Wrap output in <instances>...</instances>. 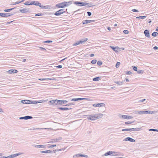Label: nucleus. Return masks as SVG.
Listing matches in <instances>:
<instances>
[{
  "instance_id": "nucleus-9",
  "label": "nucleus",
  "mask_w": 158,
  "mask_h": 158,
  "mask_svg": "<svg viewBox=\"0 0 158 158\" xmlns=\"http://www.w3.org/2000/svg\"><path fill=\"white\" fill-rule=\"evenodd\" d=\"M115 152H112V151H108L107 152H106L103 155H102V156H107L109 155H115V154H113V153H115Z\"/></svg>"
},
{
  "instance_id": "nucleus-27",
  "label": "nucleus",
  "mask_w": 158,
  "mask_h": 158,
  "mask_svg": "<svg viewBox=\"0 0 158 158\" xmlns=\"http://www.w3.org/2000/svg\"><path fill=\"white\" fill-rule=\"evenodd\" d=\"M145 114H154V111H150V110H145Z\"/></svg>"
},
{
  "instance_id": "nucleus-23",
  "label": "nucleus",
  "mask_w": 158,
  "mask_h": 158,
  "mask_svg": "<svg viewBox=\"0 0 158 158\" xmlns=\"http://www.w3.org/2000/svg\"><path fill=\"white\" fill-rule=\"evenodd\" d=\"M50 6L49 5H47L44 6L43 5H42L41 8L42 9H48L50 8Z\"/></svg>"
},
{
  "instance_id": "nucleus-48",
  "label": "nucleus",
  "mask_w": 158,
  "mask_h": 158,
  "mask_svg": "<svg viewBox=\"0 0 158 158\" xmlns=\"http://www.w3.org/2000/svg\"><path fill=\"white\" fill-rule=\"evenodd\" d=\"M43 15L42 13H37L35 15V16H42Z\"/></svg>"
},
{
  "instance_id": "nucleus-54",
  "label": "nucleus",
  "mask_w": 158,
  "mask_h": 158,
  "mask_svg": "<svg viewBox=\"0 0 158 158\" xmlns=\"http://www.w3.org/2000/svg\"><path fill=\"white\" fill-rule=\"evenodd\" d=\"M88 156L87 155L81 154L80 157H87Z\"/></svg>"
},
{
  "instance_id": "nucleus-45",
  "label": "nucleus",
  "mask_w": 158,
  "mask_h": 158,
  "mask_svg": "<svg viewBox=\"0 0 158 158\" xmlns=\"http://www.w3.org/2000/svg\"><path fill=\"white\" fill-rule=\"evenodd\" d=\"M24 4L26 6L30 5V2L29 1H27L25 2Z\"/></svg>"
},
{
  "instance_id": "nucleus-16",
  "label": "nucleus",
  "mask_w": 158,
  "mask_h": 158,
  "mask_svg": "<svg viewBox=\"0 0 158 158\" xmlns=\"http://www.w3.org/2000/svg\"><path fill=\"white\" fill-rule=\"evenodd\" d=\"M144 33L145 36L148 38L150 37V33L148 30L146 29L145 30Z\"/></svg>"
},
{
  "instance_id": "nucleus-14",
  "label": "nucleus",
  "mask_w": 158,
  "mask_h": 158,
  "mask_svg": "<svg viewBox=\"0 0 158 158\" xmlns=\"http://www.w3.org/2000/svg\"><path fill=\"white\" fill-rule=\"evenodd\" d=\"M29 10H30L29 9H27L26 8L19 10L22 13L30 12V11Z\"/></svg>"
},
{
  "instance_id": "nucleus-7",
  "label": "nucleus",
  "mask_w": 158,
  "mask_h": 158,
  "mask_svg": "<svg viewBox=\"0 0 158 158\" xmlns=\"http://www.w3.org/2000/svg\"><path fill=\"white\" fill-rule=\"evenodd\" d=\"M92 106L95 107H102L105 106V104L104 103H98V104H93Z\"/></svg>"
},
{
  "instance_id": "nucleus-17",
  "label": "nucleus",
  "mask_w": 158,
  "mask_h": 158,
  "mask_svg": "<svg viewBox=\"0 0 158 158\" xmlns=\"http://www.w3.org/2000/svg\"><path fill=\"white\" fill-rule=\"evenodd\" d=\"M110 48L114 51H115V52H117L116 49L117 50L119 51L120 50V48H119L118 47H114V46H110Z\"/></svg>"
},
{
  "instance_id": "nucleus-38",
  "label": "nucleus",
  "mask_w": 158,
  "mask_h": 158,
  "mask_svg": "<svg viewBox=\"0 0 158 158\" xmlns=\"http://www.w3.org/2000/svg\"><path fill=\"white\" fill-rule=\"evenodd\" d=\"M137 73L139 74H142L143 73V71L142 70H138L137 71Z\"/></svg>"
},
{
  "instance_id": "nucleus-60",
  "label": "nucleus",
  "mask_w": 158,
  "mask_h": 158,
  "mask_svg": "<svg viewBox=\"0 0 158 158\" xmlns=\"http://www.w3.org/2000/svg\"><path fill=\"white\" fill-rule=\"evenodd\" d=\"M79 44H80L79 43L78 41L76 43L74 44L73 45L74 46H76V45H79Z\"/></svg>"
},
{
  "instance_id": "nucleus-22",
  "label": "nucleus",
  "mask_w": 158,
  "mask_h": 158,
  "mask_svg": "<svg viewBox=\"0 0 158 158\" xmlns=\"http://www.w3.org/2000/svg\"><path fill=\"white\" fill-rule=\"evenodd\" d=\"M62 12H60L58 10V11H56V12L54 14V15L56 16H58L60 15H61L62 14Z\"/></svg>"
},
{
  "instance_id": "nucleus-64",
  "label": "nucleus",
  "mask_w": 158,
  "mask_h": 158,
  "mask_svg": "<svg viewBox=\"0 0 158 158\" xmlns=\"http://www.w3.org/2000/svg\"><path fill=\"white\" fill-rule=\"evenodd\" d=\"M56 67L57 68H58L60 69V68H61L62 67V66L61 65H58Z\"/></svg>"
},
{
  "instance_id": "nucleus-53",
  "label": "nucleus",
  "mask_w": 158,
  "mask_h": 158,
  "mask_svg": "<svg viewBox=\"0 0 158 158\" xmlns=\"http://www.w3.org/2000/svg\"><path fill=\"white\" fill-rule=\"evenodd\" d=\"M64 5L65 7H67V6H69V5L68 4V3H67V2L64 1Z\"/></svg>"
},
{
  "instance_id": "nucleus-36",
  "label": "nucleus",
  "mask_w": 158,
  "mask_h": 158,
  "mask_svg": "<svg viewBox=\"0 0 158 158\" xmlns=\"http://www.w3.org/2000/svg\"><path fill=\"white\" fill-rule=\"evenodd\" d=\"M139 114H145V110L144 111H139L137 112Z\"/></svg>"
},
{
  "instance_id": "nucleus-2",
  "label": "nucleus",
  "mask_w": 158,
  "mask_h": 158,
  "mask_svg": "<svg viewBox=\"0 0 158 158\" xmlns=\"http://www.w3.org/2000/svg\"><path fill=\"white\" fill-rule=\"evenodd\" d=\"M103 114L101 113H98L94 114H91L88 115L87 118L88 120L94 121L102 118Z\"/></svg>"
},
{
  "instance_id": "nucleus-11",
  "label": "nucleus",
  "mask_w": 158,
  "mask_h": 158,
  "mask_svg": "<svg viewBox=\"0 0 158 158\" xmlns=\"http://www.w3.org/2000/svg\"><path fill=\"white\" fill-rule=\"evenodd\" d=\"M33 117L31 116H26L24 117H22L19 118V119H25V120H27L28 119H31Z\"/></svg>"
},
{
  "instance_id": "nucleus-31",
  "label": "nucleus",
  "mask_w": 158,
  "mask_h": 158,
  "mask_svg": "<svg viewBox=\"0 0 158 158\" xmlns=\"http://www.w3.org/2000/svg\"><path fill=\"white\" fill-rule=\"evenodd\" d=\"M28 100H24L21 101V102L23 104H28Z\"/></svg>"
},
{
  "instance_id": "nucleus-8",
  "label": "nucleus",
  "mask_w": 158,
  "mask_h": 158,
  "mask_svg": "<svg viewBox=\"0 0 158 158\" xmlns=\"http://www.w3.org/2000/svg\"><path fill=\"white\" fill-rule=\"evenodd\" d=\"M123 141H129L132 142H135V140L134 139L130 137H127L126 138L123 139Z\"/></svg>"
},
{
  "instance_id": "nucleus-59",
  "label": "nucleus",
  "mask_w": 158,
  "mask_h": 158,
  "mask_svg": "<svg viewBox=\"0 0 158 158\" xmlns=\"http://www.w3.org/2000/svg\"><path fill=\"white\" fill-rule=\"evenodd\" d=\"M87 13L88 16H91L92 15L91 13L89 11L87 12Z\"/></svg>"
},
{
  "instance_id": "nucleus-20",
  "label": "nucleus",
  "mask_w": 158,
  "mask_h": 158,
  "mask_svg": "<svg viewBox=\"0 0 158 158\" xmlns=\"http://www.w3.org/2000/svg\"><path fill=\"white\" fill-rule=\"evenodd\" d=\"M40 152L44 153H53L52 151L51 150H48L46 151H42Z\"/></svg>"
},
{
  "instance_id": "nucleus-18",
  "label": "nucleus",
  "mask_w": 158,
  "mask_h": 158,
  "mask_svg": "<svg viewBox=\"0 0 158 158\" xmlns=\"http://www.w3.org/2000/svg\"><path fill=\"white\" fill-rule=\"evenodd\" d=\"M87 40H88L87 38H84L83 39H81V40L79 41H78L80 44H82V43H85V42L87 41Z\"/></svg>"
},
{
  "instance_id": "nucleus-12",
  "label": "nucleus",
  "mask_w": 158,
  "mask_h": 158,
  "mask_svg": "<svg viewBox=\"0 0 158 158\" xmlns=\"http://www.w3.org/2000/svg\"><path fill=\"white\" fill-rule=\"evenodd\" d=\"M56 6L58 8L65 7L64 2L56 4Z\"/></svg>"
},
{
  "instance_id": "nucleus-55",
  "label": "nucleus",
  "mask_w": 158,
  "mask_h": 158,
  "mask_svg": "<svg viewBox=\"0 0 158 158\" xmlns=\"http://www.w3.org/2000/svg\"><path fill=\"white\" fill-rule=\"evenodd\" d=\"M131 11H133V12H139V11H138V10H136V9H133L131 10Z\"/></svg>"
},
{
  "instance_id": "nucleus-40",
  "label": "nucleus",
  "mask_w": 158,
  "mask_h": 158,
  "mask_svg": "<svg viewBox=\"0 0 158 158\" xmlns=\"http://www.w3.org/2000/svg\"><path fill=\"white\" fill-rule=\"evenodd\" d=\"M132 69H133L135 71H137V70H137V68L135 66H132Z\"/></svg>"
},
{
  "instance_id": "nucleus-39",
  "label": "nucleus",
  "mask_w": 158,
  "mask_h": 158,
  "mask_svg": "<svg viewBox=\"0 0 158 158\" xmlns=\"http://www.w3.org/2000/svg\"><path fill=\"white\" fill-rule=\"evenodd\" d=\"M40 81H44L46 80H52V78H41L38 79Z\"/></svg>"
},
{
  "instance_id": "nucleus-30",
  "label": "nucleus",
  "mask_w": 158,
  "mask_h": 158,
  "mask_svg": "<svg viewBox=\"0 0 158 158\" xmlns=\"http://www.w3.org/2000/svg\"><path fill=\"white\" fill-rule=\"evenodd\" d=\"M69 100H70L72 101H81L80 98H73V99H69Z\"/></svg>"
},
{
  "instance_id": "nucleus-21",
  "label": "nucleus",
  "mask_w": 158,
  "mask_h": 158,
  "mask_svg": "<svg viewBox=\"0 0 158 158\" xmlns=\"http://www.w3.org/2000/svg\"><path fill=\"white\" fill-rule=\"evenodd\" d=\"M58 109L61 110H71L72 109V108H68L67 107H58Z\"/></svg>"
},
{
  "instance_id": "nucleus-50",
  "label": "nucleus",
  "mask_w": 158,
  "mask_h": 158,
  "mask_svg": "<svg viewBox=\"0 0 158 158\" xmlns=\"http://www.w3.org/2000/svg\"><path fill=\"white\" fill-rule=\"evenodd\" d=\"M132 73L131 71H128L126 72V74L127 75H131Z\"/></svg>"
},
{
  "instance_id": "nucleus-52",
  "label": "nucleus",
  "mask_w": 158,
  "mask_h": 158,
  "mask_svg": "<svg viewBox=\"0 0 158 158\" xmlns=\"http://www.w3.org/2000/svg\"><path fill=\"white\" fill-rule=\"evenodd\" d=\"M19 3H20L19 2V1H17V2H16L13 3H12V4H11V5H16V4H18Z\"/></svg>"
},
{
  "instance_id": "nucleus-24",
  "label": "nucleus",
  "mask_w": 158,
  "mask_h": 158,
  "mask_svg": "<svg viewBox=\"0 0 158 158\" xmlns=\"http://www.w3.org/2000/svg\"><path fill=\"white\" fill-rule=\"evenodd\" d=\"M20 154L18 153H16V154H14L11 155L10 156V158H14L15 157H16L17 156H19Z\"/></svg>"
},
{
  "instance_id": "nucleus-57",
  "label": "nucleus",
  "mask_w": 158,
  "mask_h": 158,
  "mask_svg": "<svg viewBox=\"0 0 158 158\" xmlns=\"http://www.w3.org/2000/svg\"><path fill=\"white\" fill-rule=\"evenodd\" d=\"M56 140V139H52V141L51 142H50L53 143L54 142H56L57 141Z\"/></svg>"
},
{
  "instance_id": "nucleus-43",
  "label": "nucleus",
  "mask_w": 158,
  "mask_h": 158,
  "mask_svg": "<svg viewBox=\"0 0 158 158\" xmlns=\"http://www.w3.org/2000/svg\"><path fill=\"white\" fill-rule=\"evenodd\" d=\"M102 62L101 61H98L97 62V64L99 66H101L102 65Z\"/></svg>"
},
{
  "instance_id": "nucleus-37",
  "label": "nucleus",
  "mask_w": 158,
  "mask_h": 158,
  "mask_svg": "<svg viewBox=\"0 0 158 158\" xmlns=\"http://www.w3.org/2000/svg\"><path fill=\"white\" fill-rule=\"evenodd\" d=\"M60 12H62V13L63 14L65 13L66 11L64 9H62L59 10Z\"/></svg>"
},
{
  "instance_id": "nucleus-29",
  "label": "nucleus",
  "mask_w": 158,
  "mask_h": 158,
  "mask_svg": "<svg viewBox=\"0 0 158 158\" xmlns=\"http://www.w3.org/2000/svg\"><path fill=\"white\" fill-rule=\"evenodd\" d=\"M101 77H95L93 78V80L94 81H98L99 80H100Z\"/></svg>"
},
{
  "instance_id": "nucleus-26",
  "label": "nucleus",
  "mask_w": 158,
  "mask_h": 158,
  "mask_svg": "<svg viewBox=\"0 0 158 158\" xmlns=\"http://www.w3.org/2000/svg\"><path fill=\"white\" fill-rule=\"evenodd\" d=\"M34 147L37 148H44L45 147L44 145H36L34 146Z\"/></svg>"
},
{
  "instance_id": "nucleus-10",
  "label": "nucleus",
  "mask_w": 158,
  "mask_h": 158,
  "mask_svg": "<svg viewBox=\"0 0 158 158\" xmlns=\"http://www.w3.org/2000/svg\"><path fill=\"white\" fill-rule=\"evenodd\" d=\"M120 118H122L125 119H131L133 118V117L129 115H121V116L120 117Z\"/></svg>"
},
{
  "instance_id": "nucleus-62",
  "label": "nucleus",
  "mask_w": 158,
  "mask_h": 158,
  "mask_svg": "<svg viewBox=\"0 0 158 158\" xmlns=\"http://www.w3.org/2000/svg\"><path fill=\"white\" fill-rule=\"evenodd\" d=\"M1 158H10V156H2Z\"/></svg>"
},
{
  "instance_id": "nucleus-46",
  "label": "nucleus",
  "mask_w": 158,
  "mask_h": 158,
  "mask_svg": "<svg viewBox=\"0 0 158 158\" xmlns=\"http://www.w3.org/2000/svg\"><path fill=\"white\" fill-rule=\"evenodd\" d=\"M134 122V121L132 122H130V121H128V122H125V124H131V123H132Z\"/></svg>"
},
{
  "instance_id": "nucleus-5",
  "label": "nucleus",
  "mask_w": 158,
  "mask_h": 158,
  "mask_svg": "<svg viewBox=\"0 0 158 158\" xmlns=\"http://www.w3.org/2000/svg\"><path fill=\"white\" fill-rule=\"evenodd\" d=\"M14 14H11L10 13H0V16L2 17L6 18L12 16Z\"/></svg>"
},
{
  "instance_id": "nucleus-56",
  "label": "nucleus",
  "mask_w": 158,
  "mask_h": 158,
  "mask_svg": "<svg viewBox=\"0 0 158 158\" xmlns=\"http://www.w3.org/2000/svg\"><path fill=\"white\" fill-rule=\"evenodd\" d=\"M56 144L52 145H50V146H49L48 147V148H52L54 147H56Z\"/></svg>"
},
{
  "instance_id": "nucleus-13",
  "label": "nucleus",
  "mask_w": 158,
  "mask_h": 158,
  "mask_svg": "<svg viewBox=\"0 0 158 158\" xmlns=\"http://www.w3.org/2000/svg\"><path fill=\"white\" fill-rule=\"evenodd\" d=\"M18 71L17 69H11L7 71V72L9 74L17 73Z\"/></svg>"
},
{
  "instance_id": "nucleus-41",
  "label": "nucleus",
  "mask_w": 158,
  "mask_h": 158,
  "mask_svg": "<svg viewBox=\"0 0 158 158\" xmlns=\"http://www.w3.org/2000/svg\"><path fill=\"white\" fill-rule=\"evenodd\" d=\"M97 61V60H96L94 59V60H92L91 61V63L92 64H95L96 63Z\"/></svg>"
},
{
  "instance_id": "nucleus-44",
  "label": "nucleus",
  "mask_w": 158,
  "mask_h": 158,
  "mask_svg": "<svg viewBox=\"0 0 158 158\" xmlns=\"http://www.w3.org/2000/svg\"><path fill=\"white\" fill-rule=\"evenodd\" d=\"M52 42V40H47L45 41H44L43 43H50Z\"/></svg>"
},
{
  "instance_id": "nucleus-25",
  "label": "nucleus",
  "mask_w": 158,
  "mask_h": 158,
  "mask_svg": "<svg viewBox=\"0 0 158 158\" xmlns=\"http://www.w3.org/2000/svg\"><path fill=\"white\" fill-rule=\"evenodd\" d=\"M35 5L36 6H39L41 8V3H40L38 1H35Z\"/></svg>"
},
{
  "instance_id": "nucleus-49",
  "label": "nucleus",
  "mask_w": 158,
  "mask_h": 158,
  "mask_svg": "<svg viewBox=\"0 0 158 158\" xmlns=\"http://www.w3.org/2000/svg\"><path fill=\"white\" fill-rule=\"evenodd\" d=\"M74 104L72 103H69L67 104H66V105H63V106H69L70 105H73Z\"/></svg>"
},
{
  "instance_id": "nucleus-47",
  "label": "nucleus",
  "mask_w": 158,
  "mask_h": 158,
  "mask_svg": "<svg viewBox=\"0 0 158 158\" xmlns=\"http://www.w3.org/2000/svg\"><path fill=\"white\" fill-rule=\"evenodd\" d=\"M129 31L127 30H124L123 31V32L125 34H128L129 33Z\"/></svg>"
},
{
  "instance_id": "nucleus-4",
  "label": "nucleus",
  "mask_w": 158,
  "mask_h": 158,
  "mask_svg": "<svg viewBox=\"0 0 158 158\" xmlns=\"http://www.w3.org/2000/svg\"><path fill=\"white\" fill-rule=\"evenodd\" d=\"M28 102V104H37L40 103H42L43 102H44V100H41L38 101H31V100H28V101H27Z\"/></svg>"
},
{
  "instance_id": "nucleus-58",
  "label": "nucleus",
  "mask_w": 158,
  "mask_h": 158,
  "mask_svg": "<svg viewBox=\"0 0 158 158\" xmlns=\"http://www.w3.org/2000/svg\"><path fill=\"white\" fill-rule=\"evenodd\" d=\"M80 156H81V154H77L75 155H74L73 156V157H74L75 156H76L77 157H80Z\"/></svg>"
},
{
  "instance_id": "nucleus-63",
  "label": "nucleus",
  "mask_w": 158,
  "mask_h": 158,
  "mask_svg": "<svg viewBox=\"0 0 158 158\" xmlns=\"http://www.w3.org/2000/svg\"><path fill=\"white\" fill-rule=\"evenodd\" d=\"M41 50H42L43 51H46V49L44 48H43V47H40L39 48Z\"/></svg>"
},
{
  "instance_id": "nucleus-42",
  "label": "nucleus",
  "mask_w": 158,
  "mask_h": 158,
  "mask_svg": "<svg viewBox=\"0 0 158 158\" xmlns=\"http://www.w3.org/2000/svg\"><path fill=\"white\" fill-rule=\"evenodd\" d=\"M120 62H117L115 65L116 67L117 68H118L120 65Z\"/></svg>"
},
{
  "instance_id": "nucleus-15",
  "label": "nucleus",
  "mask_w": 158,
  "mask_h": 158,
  "mask_svg": "<svg viewBox=\"0 0 158 158\" xmlns=\"http://www.w3.org/2000/svg\"><path fill=\"white\" fill-rule=\"evenodd\" d=\"M94 20H83L82 22V23L83 24H84L86 23H90L92 22H94Z\"/></svg>"
},
{
  "instance_id": "nucleus-35",
  "label": "nucleus",
  "mask_w": 158,
  "mask_h": 158,
  "mask_svg": "<svg viewBox=\"0 0 158 158\" xmlns=\"http://www.w3.org/2000/svg\"><path fill=\"white\" fill-rule=\"evenodd\" d=\"M41 128H32L31 129H28V130H36L38 129H40Z\"/></svg>"
},
{
  "instance_id": "nucleus-28",
  "label": "nucleus",
  "mask_w": 158,
  "mask_h": 158,
  "mask_svg": "<svg viewBox=\"0 0 158 158\" xmlns=\"http://www.w3.org/2000/svg\"><path fill=\"white\" fill-rule=\"evenodd\" d=\"M16 8V7H14L13 8H10V9H5V10H4V11L6 12H9L11 10Z\"/></svg>"
},
{
  "instance_id": "nucleus-34",
  "label": "nucleus",
  "mask_w": 158,
  "mask_h": 158,
  "mask_svg": "<svg viewBox=\"0 0 158 158\" xmlns=\"http://www.w3.org/2000/svg\"><path fill=\"white\" fill-rule=\"evenodd\" d=\"M158 35V33L157 32H154L152 33V35L153 37H156Z\"/></svg>"
},
{
  "instance_id": "nucleus-1",
  "label": "nucleus",
  "mask_w": 158,
  "mask_h": 158,
  "mask_svg": "<svg viewBox=\"0 0 158 158\" xmlns=\"http://www.w3.org/2000/svg\"><path fill=\"white\" fill-rule=\"evenodd\" d=\"M68 102L67 100H60L57 99L52 100L49 101V103H50L51 105L56 106L57 105H62L66 104Z\"/></svg>"
},
{
  "instance_id": "nucleus-32",
  "label": "nucleus",
  "mask_w": 158,
  "mask_h": 158,
  "mask_svg": "<svg viewBox=\"0 0 158 158\" xmlns=\"http://www.w3.org/2000/svg\"><path fill=\"white\" fill-rule=\"evenodd\" d=\"M124 81H115L114 82L118 85H121L123 84Z\"/></svg>"
},
{
  "instance_id": "nucleus-3",
  "label": "nucleus",
  "mask_w": 158,
  "mask_h": 158,
  "mask_svg": "<svg viewBox=\"0 0 158 158\" xmlns=\"http://www.w3.org/2000/svg\"><path fill=\"white\" fill-rule=\"evenodd\" d=\"M141 127L140 128H126L122 130V131H137L140 130L141 129Z\"/></svg>"
},
{
  "instance_id": "nucleus-33",
  "label": "nucleus",
  "mask_w": 158,
  "mask_h": 158,
  "mask_svg": "<svg viewBox=\"0 0 158 158\" xmlns=\"http://www.w3.org/2000/svg\"><path fill=\"white\" fill-rule=\"evenodd\" d=\"M146 18V16H141L138 17H136V19H144Z\"/></svg>"
},
{
  "instance_id": "nucleus-6",
  "label": "nucleus",
  "mask_w": 158,
  "mask_h": 158,
  "mask_svg": "<svg viewBox=\"0 0 158 158\" xmlns=\"http://www.w3.org/2000/svg\"><path fill=\"white\" fill-rule=\"evenodd\" d=\"M73 3L79 6H85V2L75 1Z\"/></svg>"
},
{
  "instance_id": "nucleus-19",
  "label": "nucleus",
  "mask_w": 158,
  "mask_h": 158,
  "mask_svg": "<svg viewBox=\"0 0 158 158\" xmlns=\"http://www.w3.org/2000/svg\"><path fill=\"white\" fill-rule=\"evenodd\" d=\"M85 6L87 5V6H86V7H90L91 6H94V5H93V3L92 2L86 3V2H85Z\"/></svg>"
},
{
  "instance_id": "nucleus-51",
  "label": "nucleus",
  "mask_w": 158,
  "mask_h": 158,
  "mask_svg": "<svg viewBox=\"0 0 158 158\" xmlns=\"http://www.w3.org/2000/svg\"><path fill=\"white\" fill-rule=\"evenodd\" d=\"M149 131H157L158 132V130L156 129H150L149 130Z\"/></svg>"
},
{
  "instance_id": "nucleus-61",
  "label": "nucleus",
  "mask_w": 158,
  "mask_h": 158,
  "mask_svg": "<svg viewBox=\"0 0 158 158\" xmlns=\"http://www.w3.org/2000/svg\"><path fill=\"white\" fill-rule=\"evenodd\" d=\"M35 1H31V2H30V5H35Z\"/></svg>"
}]
</instances>
